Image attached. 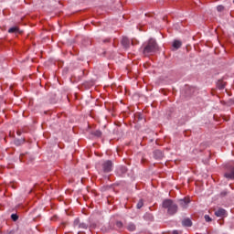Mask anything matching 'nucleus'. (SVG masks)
<instances>
[{"mask_svg": "<svg viewBox=\"0 0 234 234\" xmlns=\"http://www.w3.org/2000/svg\"><path fill=\"white\" fill-rule=\"evenodd\" d=\"M87 228H89V226L86 223H80L78 226L79 229H87Z\"/></svg>", "mask_w": 234, "mask_h": 234, "instance_id": "obj_14", "label": "nucleus"}, {"mask_svg": "<svg viewBox=\"0 0 234 234\" xmlns=\"http://www.w3.org/2000/svg\"><path fill=\"white\" fill-rule=\"evenodd\" d=\"M226 195H228V191L221 192V197H226Z\"/></svg>", "mask_w": 234, "mask_h": 234, "instance_id": "obj_23", "label": "nucleus"}, {"mask_svg": "<svg viewBox=\"0 0 234 234\" xmlns=\"http://www.w3.org/2000/svg\"><path fill=\"white\" fill-rule=\"evenodd\" d=\"M9 34H21V31H19V27H14L8 29Z\"/></svg>", "mask_w": 234, "mask_h": 234, "instance_id": "obj_10", "label": "nucleus"}, {"mask_svg": "<svg viewBox=\"0 0 234 234\" xmlns=\"http://www.w3.org/2000/svg\"><path fill=\"white\" fill-rule=\"evenodd\" d=\"M156 50H158V45L156 44V40L151 38L144 46L143 54L144 56H151V54H154Z\"/></svg>", "mask_w": 234, "mask_h": 234, "instance_id": "obj_2", "label": "nucleus"}, {"mask_svg": "<svg viewBox=\"0 0 234 234\" xmlns=\"http://www.w3.org/2000/svg\"><path fill=\"white\" fill-rule=\"evenodd\" d=\"M122 47H124V48H129V47L131 45V41L129 40V38L127 37H122Z\"/></svg>", "mask_w": 234, "mask_h": 234, "instance_id": "obj_7", "label": "nucleus"}, {"mask_svg": "<svg viewBox=\"0 0 234 234\" xmlns=\"http://www.w3.org/2000/svg\"><path fill=\"white\" fill-rule=\"evenodd\" d=\"M182 224L186 228H191L193 226V222L189 218L183 219Z\"/></svg>", "mask_w": 234, "mask_h": 234, "instance_id": "obj_9", "label": "nucleus"}, {"mask_svg": "<svg viewBox=\"0 0 234 234\" xmlns=\"http://www.w3.org/2000/svg\"><path fill=\"white\" fill-rule=\"evenodd\" d=\"M215 215L216 217H219L220 218H224L225 217H228V213L224 208H218V210H216Z\"/></svg>", "mask_w": 234, "mask_h": 234, "instance_id": "obj_4", "label": "nucleus"}, {"mask_svg": "<svg viewBox=\"0 0 234 234\" xmlns=\"http://www.w3.org/2000/svg\"><path fill=\"white\" fill-rule=\"evenodd\" d=\"M137 209H142L144 207V199H140L136 205Z\"/></svg>", "mask_w": 234, "mask_h": 234, "instance_id": "obj_13", "label": "nucleus"}, {"mask_svg": "<svg viewBox=\"0 0 234 234\" xmlns=\"http://www.w3.org/2000/svg\"><path fill=\"white\" fill-rule=\"evenodd\" d=\"M225 87H226V84H225L224 82H222V81H218V88L220 90H222V89H225Z\"/></svg>", "mask_w": 234, "mask_h": 234, "instance_id": "obj_16", "label": "nucleus"}, {"mask_svg": "<svg viewBox=\"0 0 234 234\" xmlns=\"http://www.w3.org/2000/svg\"><path fill=\"white\" fill-rule=\"evenodd\" d=\"M154 158H155V160H162L164 158V153H162L161 150L154 151Z\"/></svg>", "mask_w": 234, "mask_h": 234, "instance_id": "obj_6", "label": "nucleus"}, {"mask_svg": "<svg viewBox=\"0 0 234 234\" xmlns=\"http://www.w3.org/2000/svg\"><path fill=\"white\" fill-rule=\"evenodd\" d=\"M102 171L104 173H111V171H112V161H105L102 164Z\"/></svg>", "mask_w": 234, "mask_h": 234, "instance_id": "obj_3", "label": "nucleus"}, {"mask_svg": "<svg viewBox=\"0 0 234 234\" xmlns=\"http://www.w3.org/2000/svg\"><path fill=\"white\" fill-rule=\"evenodd\" d=\"M116 226L117 228H123V223H122V221H117Z\"/></svg>", "mask_w": 234, "mask_h": 234, "instance_id": "obj_21", "label": "nucleus"}, {"mask_svg": "<svg viewBox=\"0 0 234 234\" xmlns=\"http://www.w3.org/2000/svg\"><path fill=\"white\" fill-rule=\"evenodd\" d=\"M163 207L167 210V215L173 216L178 213V205L173 202V199H165L163 201Z\"/></svg>", "mask_w": 234, "mask_h": 234, "instance_id": "obj_1", "label": "nucleus"}, {"mask_svg": "<svg viewBox=\"0 0 234 234\" xmlns=\"http://www.w3.org/2000/svg\"><path fill=\"white\" fill-rule=\"evenodd\" d=\"M127 229L129 231H134V229H136V226L133 223H130L128 226H127Z\"/></svg>", "mask_w": 234, "mask_h": 234, "instance_id": "obj_12", "label": "nucleus"}, {"mask_svg": "<svg viewBox=\"0 0 234 234\" xmlns=\"http://www.w3.org/2000/svg\"><path fill=\"white\" fill-rule=\"evenodd\" d=\"M81 222H80V218H76L73 222L74 228H78Z\"/></svg>", "mask_w": 234, "mask_h": 234, "instance_id": "obj_18", "label": "nucleus"}, {"mask_svg": "<svg viewBox=\"0 0 234 234\" xmlns=\"http://www.w3.org/2000/svg\"><path fill=\"white\" fill-rule=\"evenodd\" d=\"M11 218L13 222H17V220H19V216H17V214H12Z\"/></svg>", "mask_w": 234, "mask_h": 234, "instance_id": "obj_15", "label": "nucleus"}, {"mask_svg": "<svg viewBox=\"0 0 234 234\" xmlns=\"http://www.w3.org/2000/svg\"><path fill=\"white\" fill-rule=\"evenodd\" d=\"M93 136H97V138L101 137V131L96 130L95 132L92 133Z\"/></svg>", "mask_w": 234, "mask_h": 234, "instance_id": "obj_17", "label": "nucleus"}, {"mask_svg": "<svg viewBox=\"0 0 234 234\" xmlns=\"http://www.w3.org/2000/svg\"><path fill=\"white\" fill-rule=\"evenodd\" d=\"M225 177L234 180V166L230 169V172L225 173Z\"/></svg>", "mask_w": 234, "mask_h": 234, "instance_id": "obj_8", "label": "nucleus"}, {"mask_svg": "<svg viewBox=\"0 0 234 234\" xmlns=\"http://www.w3.org/2000/svg\"><path fill=\"white\" fill-rule=\"evenodd\" d=\"M122 173H127V167L122 166L121 168Z\"/></svg>", "mask_w": 234, "mask_h": 234, "instance_id": "obj_22", "label": "nucleus"}, {"mask_svg": "<svg viewBox=\"0 0 234 234\" xmlns=\"http://www.w3.org/2000/svg\"><path fill=\"white\" fill-rule=\"evenodd\" d=\"M206 222H211L213 219L211 218V217H209V215H205L204 217Z\"/></svg>", "mask_w": 234, "mask_h": 234, "instance_id": "obj_19", "label": "nucleus"}, {"mask_svg": "<svg viewBox=\"0 0 234 234\" xmlns=\"http://www.w3.org/2000/svg\"><path fill=\"white\" fill-rule=\"evenodd\" d=\"M172 234H178V230H174Z\"/></svg>", "mask_w": 234, "mask_h": 234, "instance_id": "obj_24", "label": "nucleus"}, {"mask_svg": "<svg viewBox=\"0 0 234 234\" xmlns=\"http://www.w3.org/2000/svg\"><path fill=\"white\" fill-rule=\"evenodd\" d=\"M217 10L218 12H224V5H218Z\"/></svg>", "mask_w": 234, "mask_h": 234, "instance_id": "obj_20", "label": "nucleus"}, {"mask_svg": "<svg viewBox=\"0 0 234 234\" xmlns=\"http://www.w3.org/2000/svg\"><path fill=\"white\" fill-rule=\"evenodd\" d=\"M182 47V42L180 40H175L173 42V48H176V50H178Z\"/></svg>", "mask_w": 234, "mask_h": 234, "instance_id": "obj_11", "label": "nucleus"}, {"mask_svg": "<svg viewBox=\"0 0 234 234\" xmlns=\"http://www.w3.org/2000/svg\"><path fill=\"white\" fill-rule=\"evenodd\" d=\"M189 202H191L188 198L179 199V206L183 209H187L189 206Z\"/></svg>", "mask_w": 234, "mask_h": 234, "instance_id": "obj_5", "label": "nucleus"}]
</instances>
